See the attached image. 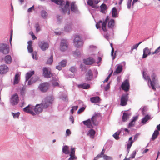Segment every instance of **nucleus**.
<instances>
[{
  "label": "nucleus",
  "instance_id": "4468645a",
  "mask_svg": "<svg viewBox=\"0 0 160 160\" xmlns=\"http://www.w3.org/2000/svg\"><path fill=\"white\" fill-rule=\"evenodd\" d=\"M100 0H88L87 4L92 8H96V5L100 2Z\"/></svg>",
  "mask_w": 160,
  "mask_h": 160
},
{
  "label": "nucleus",
  "instance_id": "a18cd8bd",
  "mask_svg": "<svg viewBox=\"0 0 160 160\" xmlns=\"http://www.w3.org/2000/svg\"><path fill=\"white\" fill-rule=\"evenodd\" d=\"M143 76L144 79L148 81L149 82V80H150V78L149 76L147 75L146 73H145V72H143Z\"/></svg>",
  "mask_w": 160,
  "mask_h": 160
},
{
  "label": "nucleus",
  "instance_id": "37998d69",
  "mask_svg": "<svg viewBox=\"0 0 160 160\" xmlns=\"http://www.w3.org/2000/svg\"><path fill=\"white\" fill-rule=\"evenodd\" d=\"M35 28H36V32L37 33L39 32L41 30V27L38 22L36 23L35 24Z\"/></svg>",
  "mask_w": 160,
  "mask_h": 160
},
{
  "label": "nucleus",
  "instance_id": "a211bd4d",
  "mask_svg": "<svg viewBox=\"0 0 160 160\" xmlns=\"http://www.w3.org/2000/svg\"><path fill=\"white\" fill-rule=\"evenodd\" d=\"M75 148L72 147L71 149L70 153V157L69 158L68 160H73L74 159H77V158L75 155Z\"/></svg>",
  "mask_w": 160,
  "mask_h": 160
},
{
  "label": "nucleus",
  "instance_id": "9d476101",
  "mask_svg": "<svg viewBox=\"0 0 160 160\" xmlns=\"http://www.w3.org/2000/svg\"><path fill=\"white\" fill-rule=\"evenodd\" d=\"M129 82L128 79H126L123 82L121 85L122 89L126 92H128L129 89Z\"/></svg>",
  "mask_w": 160,
  "mask_h": 160
},
{
  "label": "nucleus",
  "instance_id": "f8f14e48",
  "mask_svg": "<svg viewBox=\"0 0 160 160\" xmlns=\"http://www.w3.org/2000/svg\"><path fill=\"white\" fill-rule=\"evenodd\" d=\"M39 47L42 51H45L49 47V44L47 42L44 41L40 42L39 43Z\"/></svg>",
  "mask_w": 160,
  "mask_h": 160
},
{
  "label": "nucleus",
  "instance_id": "b1692460",
  "mask_svg": "<svg viewBox=\"0 0 160 160\" xmlns=\"http://www.w3.org/2000/svg\"><path fill=\"white\" fill-rule=\"evenodd\" d=\"M82 122L83 124L86 125L88 128H91L93 127L92 125L93 124L92 123V120H91L90 119L83 121Z\"/></svg>",
  "mask_w": 160,
  "mask_h": 160
},
{
  "label": "nucleus",
  "instance_id": "20e7f679",
  "mask_svg": "<svg viewBox=\"0 0 160 160\" xmlns=\"http://www.w3.org/2000/svg\"><path fill=\"white\" fill-rule=\"evenodd\" d=\"M156 77V75L154 73H153L151 76L152 80L150 78V80H149V82L150 84L152 89L154 91L156 90L155 86L157 83V80L155 79Z\"/></svg>",
  "mask_w": 160,
  "mask_h": 160
},
{
  "label": "nucleus",
  "instance_id": "473e14b6",
  "mask_svg": "<svg viewBox=\"0 0 160 160\" xmlns=\"http://www.w3.org/2000/svg\"><path fill=\"white\" fill-rule=\"evenodd\" d=\"M159 133L158 130H155L152 137V140L153 141L154 140L157 138L158 136L159 135Z\"/></svg>",
  "mask_w": 160,
  "mask_h": 160
},
{
  "label": "nucleus",
  "instance_id": "e2e57ef3",
  "mask_svg": "<svg viewBox=\"0 0 160 160\" xmlns=\"http://www.w3.org/2000/svg\"><path fill=\"white\" fill-rule=\"evenodd\" d=\"M70 70L72 72H75L76 69L74 67H72L70 68Z\"/></svg>",
  "mask_w": 160,
  "mask_h": 160
},
{
  "label": "nucleus",
  "instance_id": "1a4fd4ad",
  "mask_svg": "<svg viewBox=\"0 0 160 160\" xmlns=\"http://www.w3.org/2000/svg\"><path fill=\"white\" fill-rule=\"evenodd\" d=\"M128 99V94H127L122 95L120 100V105L125 106L127 105Z\"/></svg>",
  "mask_w": 160,
  "mask_h": 160
},
{
  "label": "nucleus",
  "instance_id": "5701e85b",
  "mask_svg": "<svg viewBox=\"0 0 160 160\" xmlns=\"http://www.w3.org/2000/svg\"><path fill=\"white\" fill-rule=\"evenodd\" d=\"M152 53L148 48H146L143 50V54L142 58H145L147 57L148 55L152 54Z\"/></svg>",
  "mask_w": 160,
  "mask_h": 160
},
{
  "label": "nucleus",
  "instance_id": "393cba45",
  "mask_svg": "<svg viewBox=\"0 0 160 160\" xmlns=\"http://www.w3.org/2000/svg\"><path fill=\"white\" fill-rule=\"evenodd\" d=\"M99 118V115L95 114L91 118L92 123L93 125H96L98 124L97 120Z\"/></svg>",
  "mask_w": 160,
  "mask_h": 160
},
{
  "label": "nucleus",
  "instance_id": "8fccbe9b",
  "mask_svg": "<svg viewBox=\"0 0 160 160\" xmlns=\"http://www.w3.org/2000/svg\"><path fill=\"white\" fill-rule=\"evenodd\" d=\"M33 77L31 78V79L28 81V85H31L32 83H33L34 82H35L37 81V80H33Z\"/></svg>",
  "mask_w": 160,
  "mask_h": 160
},
{
  "label": "nucleus",
  "instance_id": "bb28decb",
  "mask_svg": "<svg viewBox=\"0 0 160 160\" xmlns=\"http://www.w3.org/2000/svg\"><path fill=\"white\" fill-rule=\"evenodd\" d=\"M34 74V71H30L27 72L25 76L26 81H28Z\"/></svg>",
  "mask_w": 160,
  "mask_h": 160
},
{
  "label": "nucleus",
  "instance_id": "dca6fc26",
  "mask_svg": "<svg viewBox=\"0 0 160 160\" xmlns=\"http://www.w3.org/2000/svg\"><path fill=\"white\" fill-rule=\"evenodd\" d=\"M84 63L87 65H91L95 62V60L93 58L91 57H89L86 59L83 60Z\"/></svg>",
  "mask_w": 160,
  "mask_h": 160
},
{
  "label": "nucleus",
  "instance_id": "2f4dec72",
  "mask_svg": "<svg viewBox=\"0 0 160 160\" xmlns=\"http://www.w3.org/2000/svg\"><path fill=\"white\" fill-rule=\"evenodd\" d=\"M78 87L79 88H81L84 89H87L89 88L90 86V85L88 84L84 83L78 85Z\"/></svg>",
  "mask_w": 160,
  "mask_h": 160
},
{
  "label": "nucleus",
  "instance_id": "79ce46f5",
  "mask_svg": "<svg viewBox=\"0 0 160 160\" xmlns=\"http://www.w3.org/2000/svg\"><path fill=\"white\" fill-rule=\"evenodd\" d=\"M58 82V80L56 78H53L52 80V85L54 87L58 86L59 85Z\"/></svg>",
  "mask_w": 160,
  "mask_h": 160
},
{
  "label": "nucleus",
  "instance_id": "6e6d98bb",
  "mask_svg": "<svg viewBox=\"0 0 160 160\" xmlns=\"http://www.w3.org/2000/svg\"><path fill=\"white\" fill-rule=\"evenodd\" d=\"M29 34L32 36V38L33 40L37 39V37L35 36L33 32L32 31L30 32H29Z\"/></svg>",
  "mask_w": 160,
  "mask_h": 160
},
{
  "label": "nucleus",
  "instance_id": "f3484780",
  "mask_svg": "<svg viewBox=\"0 0 160 160\" xmlns=\"http://www.w3.org/2000/svg\"><path fill=\"white\" fill-rule=\"evenodd\" d=\"M23 109V111L25 112L30 113L33 115L35 114L34 113L33 111V107L30 105L26 107Z\"/></svg>",
  "mask_w": 160,
  "mask_h": 160
},
{
  "label": "nucleus",
  "instance_id": "7c9ffc66",
  "mask_svg": "<svg viewBox=\"0 0 160 160\" xmlns=\"http://www.w3.org/2000/svg\"><path fill=\"white\" fill-rule=\"evenodd\" d=\"M122 66L121 65H118L116 68V71L114 72L113 74H118L120 73L122 71Z\"/></svg>",
  "mask_w": 160,
  "mask_h": 160
},
{
  "label": "nucleus",
  "instance_id": "f704fd0d",
  "mask_svg": "<svg viewBox=\"0 0 160 160\" xmlns=\"http://www.w3.org/2000/svg\"><path fill=\"white\" fill-rule=\"evenodd\" d=\"M20 79V75L18 73L16 74L14 77V84H16L19 83V79Z\"/></svg>",
  "mask_w": 160,
  "mask_h": 160
},
{
  "label": "nucleus",
  "instance_id": "2eb2a0df",
  "mask_svg": "<svg viewBox=\"0 0 160 160\" xmlns=\"http://www.w3.org/2000/svg\"><path fill=\"white\" fill-rule=\"evenodd\" d=\"M43 76L47 78H50L53 75L50 71H49L47 68H44L43 69Z\"/></svg>",
  "mask_w": 160,
  "mask_h": 160
},
{
  "label": "nucleus",
  "instance_id": "6ab92c4d",
  "mask_svg": "<svg viewBox=\"0 0 160 160\" xmlns=\"http://www.w3.org/2000/svg\"><path fill=\"white\" fill-rule=\"evenodd\" d=\"M53 100L54 98L53 97L49 96L46 97L44 101H42V102L46 103L45 104V105H48V106L49 104H51L52 103Z\"/></svg>",
  "mask_w": 160,
  "mask_h": 160
},
{
  "label": "nucleus",
  "instance_id": "774afa93",
  "mask_svg": "<svg viewBox=\"0 0 160 160\" xmlns=\"http://www.w3.org/2000/svg\"><path fill=\"white\" fill-rule=\"evenodd\" d=\"M131 2H129L128 1L127 3V7L128 9H129L131 7Z\"/></svg>",
  "mask_w": 160,
  "mask_h": 160
},
{
  "label": "nucleus",
  "instance_id": "c756f323",
  "mask_svg": "<svg viewBox=\"0 0 160 160\" xmlns=\"http://www.w3.org/2000/svg\"><path fill=\"white\" fill-rule=\"evenodd\" d=\"M138 117L137 116L134 117L132 119V121L129 123L128 127L129 128L133 127L135 123V122L138 119Z\"/></svg>",
  "mask_w": 160,
  "mask_h": 160
},
{
  "label": "nucleus",
  "instance_id": "f257e3e1",
  "mask_svg": "<svg viewBox=\"0 0 160 160\" xmlns=\"http://www.w3.org/2000/svg\"><path fill=\"white\" fill-rule=\"evenodd\" d=\"M51 1L60 5L62 13L64 14L67 12L68 15L70 14V12L69 8L70 3L68 1H67L66 2L63 0H51Z\"/></svg>",
  "mask_w": 160,
  "mask_h": 160
},
{
  "label": "nucleus",
  "instance_id": "9b49d317",
  "mask_svg": "<svg viewBox=\"0 0 160 160\" xmlns=\"http://www.w3.org/2000/svg\"><path fill=\"white\" fill-rule=\"evenodd\" d=\"M19 99L18 94H15L12 96L10 102L12 105H17Z\"/></svg>",
  "mask_w": 160,
  "mask_h": 160
},
{
  "label": "nucleus",
  "instance_id": "69168bd1",
  "mask_svg": "<svg viewBox=\"0 0 160 160\" xmlns=\"http://www.w3.org/2000/svg\"><path fill=\"white\" fill-rule=\"evenodd\" d=\"M32 57L33 59H35L36 60H37L38 59V57L36 54L35 53L34 54L33 53L32 54Z\"/></svg>",
  "mask_w": 160,
  "mask_h": 160
},
{
  "label": "nucleus",
  "instance_id": "aec40b11",
  "mask_svg": "<svg viewBox=\"0 0 160 160\" xmlns=\"http://www.w3.org/2000/svg\"><path fill=\"white\" fill-rule=\"evenodd\" d=\"M67 62L66 60H62L59 63L58 65L56 66V68L59 70H61L62 67H64L66 66Z\"/></svg>",
  "mask_w": 160,
  "mask_h": 160
},
{
  "label": "nucleus",
  "instance_id": "c85d7f7f",
  "mask_svg": "<svg viewBox=\"0 0 160 160\" xmlns=\"http://www.w3.org/2000/svg\"><path fill=\"white\" fill-rule=\"evenodd\" d=\"M70 6L71 10L72 11L75 12L77 11L78 8L76 5L75 4V2H72Z\"/></svg>",
  "mask_w": 160,
  "mask_h": 160
},
{
  "label": "nucleus",
  "instance_id": "49530a36",
  "mask_svg": "<svg viewBox=\"0 0 160 160\" xmlns=\"http://www.w3.org/2000/svg\"><path fill=\"white\" fill-rule=\"evenodd\" d=\"M53 62V56L51 55L49 59L48 60L47 63L49 64H51Z\"/></svg>",
  "mask_w": 160,
  "mask_h": 160
},
{
  "label": "nucleus",
  "instance_id": "4c0bfd02",
  "mask_svg": "<svg viewBox=\"0 0 160 160\" xmlns=\"http://www.w3.org/2000/svg\"><path fill=\"white\" fill-rule=\"evenodd\" d=\"M150 116L149 115H147L142 118V123L143 124L145 123L148 120L150 119Z\"/></svg>",
  "mask_w": 160,
  "mask_h": 160
},
{
  "label": "nucleus",
  "instance_id": "09e8293b",
  "mask_svg": "<svg viewBox=\"0 0 160 160\" xmlns=\"http://www.w3.org/2000/svg\"><path fill=\"white\" fill-rule=\"evenodd\" d=\"M160 52V46L158 47L154 52H152V55L156 54Z\"/></svg>",
  "mask_w": 160,
  "mask_h": 160
},
{
  "label": "nucleus",
  "instance_id": "412c9836",
  "mask_svg": "<svg viewBox=\"0 0 160 160\" xmlns=\"http://www.w3.org/2000/svg\"><path fill=\"white\" fill-rule=\"evenodd\" d=\"M8 70V67L5 65H3L0 66V73L1 74L6 73Z\"/></svg>",
  "mask_w": 160,
  "mask_h": 160
},
{
  "label": "nucleus",
  "instance_id": "58836bf2",
  "mask_svg": "<svg viewBox=\"0 0 160 160\" xmlns=\"http://www.w3.org/2000/svg\"><path fill=\"white\" fill-rule=\"evenodd\" d=\"M95 133L96 132L94 130L91 129L89 131L88 134L91 138H94Z\"/></svg>",
  "mask_w": 160,
  "mask_h": 160
},
{
  "label": "nucleus",
  "instance_id": "72a5a7b5",
  "mask_svg": "<svg viewBox=\"0 0 160 160\" xmlns=\"http://www.w3.org/2000/svg\"><path fill=\"white\" fill-rule=\"evenodd\" d=\"M32 41H29L28 42V46L27 48L29 52H33V49L32 47Z\"/></svg>",
  "mask_w": 160,
  "mask_h": 160
},
{
  "label": "nucleus",
  "instance_id": "ea45409f",
  "mask_svg": "<svg viewBox=\"0 0 160 160\" xmlns=\"http://www.w3.org/2000/svg\"><path fill=\"white\" fill-rule=\"evenodd\" d=\"M41 15L43 18H46L48 16V14L45 10H42L41 12Z\"/></svg>",
  "mask_w": 160,
  "mask_h": 160
},
{
  "label": "nucleus",
  "instance_id": "e433bc0d",
  "mask_svg": "<svg viewBox=\"0 0 160 160\" xmlns=\"http://www.w3.org/2000/svg\"><path fill=\"white\" fill-rule=\"evenodd\" d=\"M129 115L127 113L124 112L122 117V121L123 122L126 121L127 119L129 118Z\"/></svg>",
  "mask_w": 160,
  "mask_h": 160
},
{
  "label": "nucleus",
  "instance_id": "0e129e2a",
  "mask_svg": "<svg viewBox=\"0 0 160 160\" xmlns=\"http://www.w3.org/2000/svg\"><path fill=\"white\" fill-rule=\"evenodd\" d=\"M71 134V132L70 130L69 129H67L66 131V136H69Z\"/></svg>",
  "mask_w": 160,
  "mask_h": 160
},
{
  "label": "nucleus",
  "instance_id": "4be33fe9",
  "mask_svg": "<svg viewBox=\"0 0 160 160\" xmlns=\"http://www.w3.org/2000/svg\"><path fill=\"white\" fill-rule=\"evenodd\" d=\"M93 77V74L91 70H88L86 74L85 79L86 81L91 80Z\"/></svg>",
  "mask_w": 160,
  "mask_h": 160
},
{
  "label": "nucleus",
  "instance_id": "603ef678",
  "mask_svg": "<svg viewBox=\"0 0 160 160\" xmlns=\"http://www.w3.org/2000/svg\"><path fill=\"white\" fill-rule=\"evenodd\" d=\"M136 154V151H134L132 154L129 157L130 159L133 158H135Z\"/></svg>",
  "mask_w": 160,
  "mask_h": 160
},
{
  "label": "nucleus",
  "instance_id": "a878e982",
  "mask_svg": "<svg viewBox=\"0 0 160 160\" xmlns=\"http://www.w3.org/2000/svg\"><path fill=\"white\" fill-rule=\"evenodd\" d=\"M90 100L92 103H97L100 102L101 99L99 97L96 96L91 98Z\"/></svg>",
  "mask_w": 160,
  "mask_h": 160
},
{
  "label": "nucleus",
  "instance_id": "6e6552de",
  "mask_svg": "<svg viewBox=\"0 0 160 160\" xmlns=\"http://www.w3.org/2000/svg\"><path fill=\"white\" fill-rule=\"evenodd\" d=\"M0 51L5 54H8L9 51V48L8 46L6 44H1L0 45Z\"/></svg>",
  "mask_w": 160,
  "mask_h": 160
},
{
  "label": "nucleus",
  "instance_id": "5fc2aeb1",
  "mask_svg": "<svg viewBox=\"0 0 160 160\" xmlns=\"http://www.w3.org/2000/svg\"><path fill=\"white\" fill-rule=\"evenodd\" d=\"M12 114L14 118H17L19 117L20 115V113L19 112H18L17 113H14L13 112H12Z\"/></svg>",
  "mask_w": 160,
  "mask_h": 160
},
{
  "label": "nucleus",
  "instance_id": "f03ea898",
  "mask_svg": "<svg viewBox=\"0 0 160 160\" xmlns=\"http://www.w3.org/2000/svg\"><path fill=\"white\" fill-rule=\"evenodd\" d=\"M109 20L108 16H107L104 21L102 22V27L104 32L107 31L106 26L108 22V27L109 29H113L115 25V22L114 20L111 19Z\"/></svg>",
  "mask_w": 160,
  "mask_h": 160
},
{
  "label": "nucleus",
  "instance_id": "de8ad7c7",
  "mask_svg": "<svg viewBox=\"0 0 160 160\" xmlns=\"http://www.w3.org/2000/svg\"><path fill=\"white\" fill-rule=\"evenodd\" d=\"M133 141H131L130 143H128L127 145V150L128 152L129 151L130 149L132 146V143L133 142Z\"/></svg>",
  "mask_w": 160,
  "mask_h": 160
},
{
  "label": "nucleus",
  "instance_id": "338daca9",
  "mask_svg": "<svg viewBox=\"0 0 160 160\" xmlns=\"http://www.w3.org/2000/svg\"><path fill=\"white\" fill-rule=\"evenodd\" d=\"M34 9V6H33L32 7H30L28 8V12H32V11Z\"/></svg>",
  "mask_w": 160,
  "mask_h": 160
},
{
  "label": "nucleus",
  "instance_id": "3c124183",
  "mask_svg": "<svg viewBox=\"0 0 160 160\" xmlns=\"http://www.w3.org/2000/svg\"><path fill=\"white\" fill-rule=\"evenodd\" d=\"M141 43H142V42H141L138 44H137L134 45L133 46V47H132V48H131V50L132 51L134 49H137L139 45V44H140Z\"/></svg>",
  "mask_w": 160,
  "mask_h": 160
},
{
  "label": "nucleus",
  "instance_id": "052dcab7",
  "mask_svg": "<svg viewBox=\"0 0 160 160\" xmlns=\"http://www.w3.org/2000/svg\"><path fill=\"white\" fill-rule=\"evenodd\" d=\"M85 108L84 107H82L80 108L78 111V113H80L82 112H83L85 109Z\"/></svg>",
  "mask_w": 160,
  "mask_h": 160
},
{
  "label": "nucleus",
  "instance_id": "c9c22d12",
  "mask_svg": "<svg viewBox=\"0 0 160 160\" xmlns=\"http://www.w3.org/2000/svg\"><path fill=\"white\" fill-rule=\"evenodd\" d=\"M62 151L65 154H69V147L66 145L64 146L62 148Z\"/></svg>",
  "mask_w": 160,
  "mask_h": 160
},
{
  "label": "nucleus",
  "instance_id": "864d4df0",
  "mask_svg": "<svg viewBox=\"0 0 160 160\" xmlns=\"http://www.w3.org/2000/svg\"><path fill=\"white\" fill-rule=\"evenodd\" d=\"M104 159L105 160H112V158L111 157L108 156L106 155H104L103 156Z\"/></svg>",
  "mask_w": 160,
  "mask_h": 160
},
{
  "label": "nucleus",
  "instance_id": "a19ab883",
  "mask_svg": "<svg viewBox=\"0 0 160 160\" xmlns=\"http://www.w3.org/2000/svg\"><path fill=\"white\" fill-rule=\"evenodd\" d=\"M112 16L113 17L116 18L117 17L118 15L117 11L116 8H113L112 10Z\"/></svg>",
  "mask_w": 160,
  "mask_h": 160
},
{
  "label": "nucleus",
  "instance_id": "7ed1b4c3",
  "mask_svg": "<svg viewBox=\"0 0 160 160\" xmlns=\"http://www.w3.org/2000/svg\"><path fill=\"white\" fill-rule=\"evenodd\" d=\"M45 104L42 102L41 104L36 105L34 109L35 112L37 114L42 112L43 108H47L48 107V105H45Z\"/></svg>",
  "mask_w": 160,
  "mask_h": 160
},
{
  "label": "nucleus",
  "instance_id": "680f3d73",
  "mask_svg": "<svg viewBox=\"0 0 160 160\" xmlns=\"http://www.w3.org/2000/svg\"><path fill=\"white\" fill-rule=\"evenodd\" d=\"M102 22V20H100L96 24V26L97 29H98L100 28V23Z\"/></svg>",
  "mask_w": 160,
  "mask_h": 160
},
{
  "label": "nucleus",
  "instance_id": "4d7b16f0",
  "mask_svg": "<svg viewBox=\"0 0 160 160\" xmlns=\"http://www.w3.org/2000/svg\"><path fill=\"white\" fill-rule=\"evenodd\" d=\"M100 8L102 10H105L106 9V5L105 4H102Z\"/></svg>",
  "mask_w": 160,
  "mask_h": 160
},
{
  "label": "nucleus",
  "instance_id": "bf43d9fd",
  "mask_svg": "<svg viewBox=\"0 0 160 160\" xmlns=\"http://www.w3.org/2000/svg\"><path fill=\"white\" fill-rule=\"evenodd\" d=\"M112 71L109 75L103 81V83H104L107 82L109 79L110 78L112 75Z\"/></svg>",
  "mask_w": 160,
  "mask_h": 160
},
{
  "label": "nucleus",
  "instance_id": "39448f33",
  "mask_svg": "<svg viewBox=\"0 0 160 160\" xmlns=\"http://www.w3.org/2000/svg\"><path fill=\"white\" fill-rule=\"evenodd\" d=\"M49 87V83L45 82L40 84L38 86V88L41 92H46L48 91Z\"/></svg>",
  "mask_w": 160,
  "mask_h": 160
},
{
  "label": "nucleus",
  "instance_id": "ddd939ff",
  "mask_svg": "<svg viewBox=\"0 0 160 160\" xmlns=\"http://www.w3.org/2000/svg\"><path fill=\"white\" fill-rule=\"evenodd\" d=\"M68 44L67 41L65 40H62L60 46V49L61 51H64L68 48Z\"/></svg>",
  "mask_w": 160,
  "mask_h": 160
},
{
  "label": "nucleus",
  "instance_id": "c03bdc74",
  "mask_svg": "<svg viewBox=\"0 0 160 160\" xmlns=\"http://www.w3.org/2000/svg\"><path fill=\"white\" fill-rule=\"evenodd\" d=\"M120 133L121 131H118L113 134V136L116 140H118L119 139V135L120 134Z\"/></svg>",
  "mask_w": 160,
  "mask_h": 160
},
{
  "label": "nucleus",
  "instance_id": "0eeeda50",
  "mask_svg": "<svg viewBox=\"0 0 160 160\" xmlns=\"http://www.w3.org/2000/svg\"><path fill=\"white\" fill-rule=\"evenodd\" d=\"M74 43L75 46L77 48L80 47L83 44L82 41L81 40L80 37L78 35H77L75 37Z\"/></svg>",
  "mask_w": 160,
  "mask_h": 160
},
{
  "label": "nucleus",
  "instance_id": "cd10ccee",
  "mask_svg": "<svg viewBox=\"0 0 160 160\" xmlns=\"http://www.w3.org/2000/svg\"><path fill=\"white\" fill-rule=\"evenodd\" d=\"M4 61L6 64H10L12 61V58L11 56L10 55L6 56L4 58Z\"/></svg>",
  "mask_w": 160,
  "mask_h": 160
},
{
  "label": "nucleus",
  "instance_id": "423d86ee",
  "mask_svg": "<svg viewBox=\"0 0 160 160\" xmlns=\"http://www.w3.org/2000/svg\"><path fill=\"white\" fill-rule=\"evenodd\" d=\"M74 43L75 46L77 48L80 47L83 44L82 41L81 40L80 37L78 35H77L75 37Z\"/></svg>",
  "mask_w": 160,
  "mask_h": 160
},
{
  "label": "nucleus",
  "instance_id": "13d9d810",
  "mask_svg": "<svg viewBox=\"0 0 160 160\" xmlns=\"http://www.w3.org/2000/svg\"><path fill=\"white\" fill-rule=\"evenodd\" d=\"M25 90H26V88L25 87H23L22 88L21 90V92H20L21 94L22 95H23L25 93Z\"/></svg>",
  "mask_w": 160,
  "mask_h": 160
}]
</instances>
